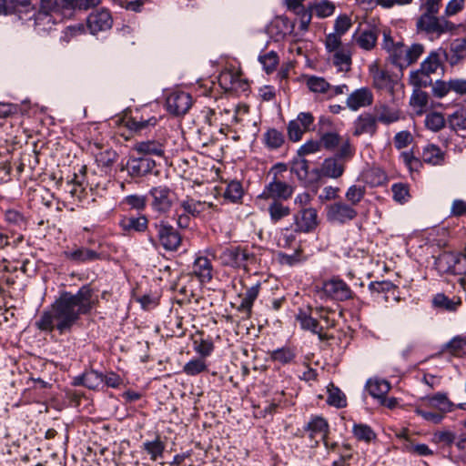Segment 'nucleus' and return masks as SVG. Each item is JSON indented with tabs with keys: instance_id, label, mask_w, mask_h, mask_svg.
I'll return each instance as SVG.
<instances>
[{
	"instance_id": "1",
	"label": "nucleus",
	"mask_w": 466,
	"mask_h": 466,
	"mask_svg": "<svg viewBox=\"0 0 466 466\" xmlns=\"http://www.w3.org/2000/svg\"><path fill=\"white\" fill-rule=\"evenodd\" d=\"M95 304L89 286H83L76 294L64 291L52 304L51 309L41 314L35 326L43 331L57 329L63 334L71 329L81 315L88 314Z\"/></svg>"
},
{
	"instance_id": "2",
	"label": "nucleus",
	"mask_w": 466,
	"mask_h": 466,
	"mask_svg": "<svg viewBox=\"0 0 466 466\" xmlns=\"http://www.w3.org/2000/svg\"><path fill=\"white\" fill-rule=\"evenodd\" d=\"M383 48L389 55V60L400 69L414 64L424 52L421 44L405 46L402 42H394L390 34L383 35Z\"/></svg>"
},
{
	"instance_id": "3",
	"label": "nucleus",
	"mask_w": 466,
	"mask_h": 466,
	"mask_svg": "<svg viewBox=\"0 0 466 466\" xmlns=\"http://www.w3.org/2000/svg\"><path fill=\"white\" fill-rule=\"evenodd\" d=\"M287 170L285 164H276L270 170L274 174L272 181H270L266 187L262 194L259 196L264 199H275L279 201L289 199L294 192V187L290 184L280 180L278 177V174Z\"/></svg>"
},
{
	"instance_id": "4",
	"label": "nucleus",
	"mask_w": 466,
	"mask_h": 466,
	"mask_svg": "<svg viewBox=\"0 0 466 466\" xmlns=\"http://www.w3.org/2000/svg\"><path fill=\"white\" fill-rule=\"evenodd\" d=\"M150 206L152 209L160 214L164 215L171 210L176 198V193L165 185H159L153 187L149 192Z\"/></svg>"
},
{
	"instance_id": "5",
	"label": "nucleus",
	"mask_w": 466,
	"mask_h": 466,
	"mask_svg": "<svg viewBox=\"0 0 466 466\" xmlns=\"http://www.w3.org/2000/svg\"><path fill=\"white\" fill-rule=\"evenodd\" d=\"M218 258L225 266L244 268L246 269L248 265L256 262V257L254 254L249 253L247 249L239 247L226 248L221 251Z\"/></svg>"
},
{
	"instance_id": "6",
	"label": "nucleus",
	"mask_w": 466,
	"mask_h": 466,
	"mask_svg": "<svg viewBox=\"0 0 466 466\" xmlns=\"http://www.w3.org/2000/svg\"><path fill=\"white\" fill-rule=\"evenodd\" d=\"M417 27L427 34L440 36L442 34L454 29V25L445 17H438L436 15H421L417 21Z\"/></svg>"
},
{
	"instance_id": "7",
	"label": "nucleus",
	"mask_w": 466,
	"mask_h": 466,
	"mask_svg": "<svg viewBox=\"0 0 466 466\" xmlns=\"http://www.w3.org/2000/svg\"><path fill=\"white\" fill-rule=\"evenodd\" d=\"M440 269L455 275L466 274V245L462 252H445L437 258Z\"/></svg>"
},
{
	"instance_id": "8",
	"label": "nucleus",
	"mask_w": 466,
	"mask_h": 466,
	"mask_svg": "<svg viewBox=\"0 0 466 466\" xmlns=\"http://www.w3.org/2000/svg\"><path fill=\"white\" fill-rule=\"evenodd\" d=\"M154 227L157 232V238L162 247L168 251H176L181 245L180 234L167 221L160 220Z\"/></svg>"
},
{
	"instance_id": "9",
	"label": "nucleus",
	"mask_w": 466,
	"mask_h": 466,
	"mask_svg": "<svg viewBox=\"0 0 466 466\" xmlns=\"http://www.w3.org/2000/svg\"><path fill=\"white\" fill-rule=\"evenodd\" d=\"M319 220L316 208H302L293 215L295 232L310 233L319 226Z\"/></svg>"
},
{
	"instance_id": "10",
	"label": "nucleus",
	"mask_w": 466,
	"mask_h": 466,
	"mask_svg": "<svg viewBox=\"0 0 466 466\" xmlns=\"http://www.w3.org/2000/svg\"><path fill=\"white\" fill-rule=\"evenodd\" d=\"M327 51L330 54L332 64L340 72H349L351 66V52L350 46L339 42L335 47H331L329 42H325Z\"/></svg>"
},
{
	"instance_id": "11",
	"label": "nucleus",
	"mask_w": 466,
	"mask_h": 466,
	"mask_svg": "<svg viewBox=\"0 0 466 466\" xmlns=\"http://www.w3.org/2000/svg\"><path fill=\"white\" fill-rule=\"evenodd\" d=\"M345 161L338 157H328L324 159L319 168H315L312 172L315 175V180L321 177L339 178L345 170Z\"/></svg>"
},
{
	"instance_id": "12",
	"label": "nucleus",
	"mask_w": 466,
	"mask_h": 466,
	"mask_svg": "<svg viewBox=\"0 0 466 466\" xmlns=\"http://www.w3.org/2000/svg\"><path fill=\"white\" fill-rule=\"evenodd\" d=\"M166 106L169 113L175 116H182L191 107L192 98L188 93L175 91L167 97Z\"/></svg>"
},
{
	"instance_id": "13",
	"label": "nucleus",
	"mask_w": 466,
	"mask_h": 466,
	"mask_svg": "<svg viewBox=\"0 0 466 466\" xmlns=\"http://www.w3.org/2000/svg\"><path fill=\"white\" fill-rule=\"evenodd\" d=\"M357 211L350 205L336 202L327 208V218L332 223L344 224L357 217Z\"/></svg>"
},
{
	"instance_id": "14",
	"label": "nucleus",
	"mask_w": 466,
	"mask_h": 466,
	"mask_svg": "<svg viewBox=\"0 0 466 466\" xmlns=\"http://www.w3.org/2000/svg\"><path fill=\"white\" fill-rule=\"evenodd\" d=\"M322 290L327 297L340 301L349 299L352 296V291L348 284L339 279L325 281Z\"/></svg>"
},
{
	"instance_id": "15",
	"label": "nucleus",
	"mask_w": 466,
	"mask_h": 466,
	"mask_svg": "<svg viewBox=\"0 0 466 466\" xmlns=\"http://www.w3.org/2000/svg\"><path fill=\"white\" fill-rule=\"evenodd\" d=\"M450 91L466 96V80L460 78L451 79L447 82L437 80L432 86V93L438 98L444 97Z\"/></svg>"
},
{
	"instance_id": "16",
	"label": "nucleus",
	"mask_w": 466,
	"mask_h": 466,
	"mask_svg": "<svg viewBox=\"0 0 466 466\" xmlns=\"http://www.w3.org/2000/svg\"><path fill=\"white\" fill-rule=\"evenodd\" d=\"M86 23L90 32L95 35L109 29L112 26V18L107 10H96L88 15Z\"/></svg>"
},
{
	"instance_id": "17",
	"label": "nucleus",
	"mask_w": 466,
	"mask_h": 466,
	"mask_svg": "<svg viewBox=\"0 0 466 466\" xmlns=\"http://www.w3.org/2000/svg\"><path fill=\"white\" fill-rule=\"evenodd\" d=\"M373 103V94L368 87H361L350 93L346 100L347 106L357 111L361 107H366Z\"/></svg>"
},
{
	"instance_id": "18",
	"label": "nucleus",
	"mask_w": 466,
	"mask_h": 466,
	"mask_svg": "<svg viewBox=\"0 0 466 466\" xmlns=\"http://www.w3.org/2000/svg\"><path fill=\"white\" fill-rule=\"evenodd\" d=\"M156 162L147 157L131 158L127 163V170L132 177H141L152 172Z\"/></svg>"
},
{
	"instance_id": "19",
	"label": "nucleus",
	"mask_w": 466,
	"mask_h": 466,
	"mask_svg": "<svg viewBox=\"0 0 466 466\" xmlns=\"http://www.w3.org/2000/svg\"><path fill=\"white\" fill-rule=\"evenodd\" d=\"M351 20L347 15H341L337 17L334 23V32L326 35L325 42H329L331 47H335L345 33L351 27Z\"/></svg>"
},
{
	"instance_id": "20",
	"label": "nucleus",
	"mask_w": 466,
	"mask_h": 466,
	"mask_svg": "<svg viewBox=\"0 0 466 466\" xmlns=\"http://www.w3.org/2000/svg\"><path fill=\"white\" fill-rule=\"evenodd\" d=\"M353 125V135L357 137L363 134L373 136L378 129L377 118L370 113L359 116Z\"/></svg>"
},
{
	"instance_id": "21",
	"label": "nucleus",
	"mask_w": 466,
	"mask_h": 466,
	"mask_svg": "<svg viewBox=\"0 0 466 466\" xmlns=\"http://www.w3.org/2000/svg\"><path fill=\"white\" fill-rule=\"evenodd\" d=\"M157 123L156 116H144L143 115H132L126 121V127L132 132L142 134L150 130Z\"/></svg>"
},
{
	"instance_id": "22",
	"label": "nucleus",
	"mask_w": 466,
	"mask_h": 466,
	"mask_svg": "<svg viewBox=\"0 0 466 466\" xmlns=\"http://www.w3.org/2000/svg\"><path fill=\"white\" fill-rule=\"evenodd\" d=\"M447 58L446 52L443 49H438L432 51L429 56L421 62L420 68L422 72L431 76L437 72L441 68Z\"/></svg>"
},
{
	"instance_id": "23",
	"label": "nucleus",
	"mask_w": 466,
	"mask_h": 466,
	"mask_svg": "<svg viewBox=\"0 0 466 466\" xmlns=\"http://www.w3.org/2000/svg\"><path fill=\"white\" fill-rule=\"evenodd\" d=\"M371 72L373 86L378 89L385 90L393 94L394 87L398 84L397 79L385 70L377 68L375 70H371Z\"/></svg>"
},
{
	"instance_id": "24",
	"label": "nucleus",
	"mask_w": 466,
	"mask_h": 466,
	"mask_svg": "<svg viewBox=\"0 0 466 466\" xmlns=\"http://www.w3.org/2000/svg\"><path fill=\"white\" fill-rule=\"evenodd\" d=\"M213 268L206 257H198L195 259L192 268V275L196 276L200 282L205 283L212 279Z\"/></svg>"
},
{
	"instance_id": "25",
	"label": "nucleus",
	"mask_w": 466,
	"mask_h": 466,
	"mask_svg": "<svg viewBox=\"0 0 466 466\" xmlns=\"http://www.w3.org/2000/svg\"><path fill=\"white\" fill-rule=\"evenodd\" d=\"M305 430L309 431V438L325 441L329 431V424L324 418L316 416L308 422Z\"/></svg>"
},
{
	"instance_id": "26",
	"label": "nucleus",
	"mask_w": 466,
	"mask_h": 466,
	"mask_svg": "<svg viewBox=\"0 0 466 466\" xmlns=\"http://www.w3.org/2000/svg\"><path fill=\"white\" fill-rule=\"evenodd\" d=\"M375 117L377 123L380 122L384 125H390L397 122L400 118V112L386 104H381L374 107Z\"/></svg>"
},
{
	"instance_id": "27",
	"label": "nucleus",
	"mask_w": 466,
	"mask_h": 466,
	"mask_svg": "<svg viewBox=\"0 0 466 466\" xmlns=\"http://www.w3.org/2000/svg\"><path fill=\"white\" fill-rule=\"evenodd\" d=\"M119 226L123 231L129 234L130 232H144L148 226V219L146 216H140L138 218L135 217H124L120 222Z\"/></svg>"
},
{
	"instance_id": "28",
	"label": "nucleus",
	"mask_w": 466,
	"mask_h": 466,
	"mask_svg": "<svg viewBox=\"0 0 466 466\" xmlns=\"http://www.w3.org/2000/svg\"><path fill=\"white\" fill-rule=\"evenodd\" d=\"M65 256L76 263H85L99 258V254L96 251L84 247L66 250L65 251Z\"/></svg>"
},
{
	"instance_id": "29",
	"label": "nucleus",
	"mask_w": 466,
	"mask_h": 466,
	"mask_svg": "<svg viewBox=\"0 0 466 466\" xmlns=\"http://www.w3.org/2000/svg\"><path fill=\"white\" fill-rule=\"evenodd\" d=\"M134 150L142 155H153L164 157L165 146L162 142L157 140H147L137 142L134 145Z\"/></svg>"
},
{
	"instance_id": "30",
	"label": "nucleus",
	"mask_w": 466,
	"mask_h": 466,
	"mask_svg": "<svg viewBox=\"0 0 466 466\" xmlns=\"http://www.w3.org/2000/svg\"><path fill=\"white\" fill-rule=\"evenodd\" d=\"M104 383V375L96 370H89L75 379V385H83L91 390L98 389Z\"/></svg>"
},
{
	"instance_id": "31",
	"label": "nucleus",
	"mask_w": 466,
	"mask_h": 466,
	"mask_svg": "<svg viewBox=\"0 0 466 466\" xmlns=\"http://www.w3.org/2000/svg\"><path fill=\"white\" fill-rule=\"evenodd\" d=\"M366 389L375 399L383 400L390 390V383L385 380L370 379L366 383Z\"/></svg>"
},
{
	"instance_id": "32",
	"label": "nucleus",
	"mask_w": 466,
	"mask_h": 466,
	"mask_svg": "<svg viewBox=\"0 0 466 466\" xmlns=\"http://www.w3.org/2000/svg\"><path fill=\"white\" fill-rule=\"evenodd\" d=\"M268 213L269 215L270 221L273 224H277L289 217L291 213V209L289 206L284 205L282 201L275 199L268 204Z\"/></svg>"
},
{
	"instance_id": "33",
	"label": "nucleus",
	"mask_w": 466,
	"mask_h": 466,
	"mask_svg": "<svg viewBox=\"0 0 466 466\" xmlns=\"http://www.w3.org/2000/svg\"><path fill=\"white\" fill-rule=\"evenodd\" d=\"M445 154L441 149L433 144L427 145L422 151L421 158L423 162L433 166L442 165Z\"/></svg>"
},
{
	"instance_id": "34",
	"label": "nucleus",
	"mask_w": 466,
	"mask_h": 466,
	"mask_svg": "<svg viewBox=\"0 0 466 466\" xmlns=\"http://www.w3.org/2000/svg\"><path fill=\"white\" fill-rule=\"evenodd\" d=\"M180 206L186 213H188L192 216H198L202 212L213 208V204L210 202H201L189 198L182 200Z\"/></svg>"
},
{
	"instance_id": "35",
	"label": "nucleus",
	"mask_w": 466,
	"mask_h": 466,
	"mask_svg": "<svg viewBox=\"0 0 466 466\" xmlns=\"http://www.w3.org/2000/svg\"><path fill=\"white\" fill-rule=\"evenodd\" d=\"M270 360L282 365L291 364L296 359V350L290 347H282L268 352Z\"/></svg>"
},
{
	"instance_id": "36",
	"label": "nucleus",
	"mask_w": 466,
	"mask_h": 466,
	"mask_svg": "<svg viewBox=\"0 0 466 466\" xmlns=\"http://www.w3.org/2000/svg\"><path fill=\"white\" fill-rule=\"evenodd\" d=\"M432 303L436 308L448 311H455L461 306V299L459 297L450 299L443 293H438L433 297Z\"/></svg>"
},
{
	"instance_id": "37",
	"label": "nucleus",
	"mask_w": 466,
	"mask_h": 466,
	"mask_svg": "<svg viewBox=\"0 0 466 466\" xmlns=\"http://www.w3.org/2000/svg\"><path fill=\"white\" fill-rule=\"evenodd\" d=\"M297 319L299 321L303 329L310 330L312 333L318 334L321 340L325 339V335L322 333V327L319 326L317 319L312 318L305 312H299L297 316Z\"/></svg>"
},
{
	"instance_id": "38",
	"label": "nucleus",
	"mask_w": 466,
	"mask_h": 466,
	"mask_svg": "<svg viewBox=\"0 0 466 466\" xmlns=\"http://www.w3.org/2000/svg\"><path fill=\"white\" fill-rule=\"evenodd\" d=\"M76 0H41L42 7L46 10L64 14L71 11Z\"/></svg>"
},
{
	"instance_id": "39",
	"label": "nucleus",
	"mask_w": 466,
	"mask_h": 466,
	"mask_svg": "<svg viewBox=\"0 0 466 466\" xmlns=\"http://www.w3.org/2000/svg\"><path fill=\"white\" fill-rule=\"evenodd\" d=\"M427 400L430 407L438 409L441 413L452 410L453 403L444 393L438 392L431 397H428Z\"/></svg>"
},
{
	"instance_id": "40",
	"label": "nucleus",
	"mask_w": 466,
	"mask_h": 466,
	"mask_svg": "<svg viewBox=\"0 0 466 466\" xmlns=\"http://www.w3.org/2000/svg\"><path fill=\"white\" fill-rule=\"evenodd\" d=\"M442 351L449 352L452 356L461 357L466 354V338L457 336L445 344Z\"/></svg>"
},
{
	"instance_id": "41",
	"label": "nucleus",
	"mask_w": 466,
	"mask_h": 466,
	"mask_svg": "<svg viewBox=\"0 0 466 466\" xmlns=\"http://www.w3.org/2000/svg\"><path fill=\"white\" fill-rule=\"evenodd\" d=\"M378 39V33L376 29H368L362 31L357 37V44L365 50H371Z\"/></svg>"
},
{
	"instance_id": "42",
	"label": "nucleus",
	"mask_w": 466,
	"mask_h": 466,
	"mask_svg": "<svg viewBox=\"0 0 466 466\" xmlns=\"http://www.w3.org/2000/svg\"><path fill=\"white\" fill-rule=\"evenodd\" d=\"M229 82V86L227 88L232 90H241L246 91L248 89V84L247 81L240 78L239 76L234 75L230 72L225 73L220 76V83L227 85Z\"/></svg>"
},
{
	"instance_id": "43",
	"label": "nucleus",
	"mask_w": 466,
	"mask_h": 466,
	"mask_svg": "<svg viewBox=\"0 0 466 466\" xmlns=\"http://www.w3.org/2000/svg\"><path fill=\"white\" fill-rule=\"evenodd\" d=\"M143 449L150 456L152 461H157L158 458L162 457L165 444L157 436L153 441L144 442Z\"/></svg>"
},
{
	"instance_id": "44",
	"label": "nucleus",
	"mask_w": 466,
	"mask_h": 466,
	"mask_svg": "<svg viewBox=\"0 0 466 466\" xmlns=\"http://www.w3.org/2000/svg\"><path fill=\"white\" fill-rule=\"evenodd\" d=\"M449 127L452 130L466 129V108L461 107L448 116Z\"/></svg>"
},
{
	"instance_id": "45",
	"label": "nucleus",
	"mask_w": 466,
	"mask_h": 466,
	"mask_svg": "<svg viewBox=\"0 0 466 466\" xmlns=\"http://www.w3.org/2000/svg\"><path fill=\"white\" fill-rule=\"evenodd\" d=\"M284 140V135L275 128L268 129L264 134V142L270 149L279 148L283 145Z\"/></svg>"
},
{
	"instance_id": "46",
	"label": "nucleus",
	"mask_w": 466,
	"mask_h": 466,
	"mask_svg": "<svg viewBox=\"0 0 466 466\" xmlns=\"http://www.w3.org/2000/svg\"><path fill=\"white\" fill-rule=\"evenodd\" d=\"M409 82L415 89H420V87H426L431 83V79L428 74L422 72L420 67L418 70L410 72Z\"/></svg>"
},
{
	"instance_id": "47",
	"label": "nucleus",
	"mask_w": 466,
	"mask_h": 466,
	"mask_svg": "<svg viewBox=\"0 0 466 466\" xmlns=\"http://www.w3.org/2000/svg\"><path fill=\"white\" fill-rule=\"evenodd\" d=\"M352 431L357 440L363 441L365 442H370L376 438L375 432L367 424H354Z\"/></svg>"
},
{
	"instance_id": "48",
	"label": "nucleus",
	"mask_w": 466,
	"mask_h": 466,
	"mask_svg": "<svg viewBox=\"0 0 466 466\" xmlns=\"http://www.w3.org/2000/svg\"><path fill=\"white\" fill-rule=\"evenodd\" d=\"M319 136L321 147L328 150L335 149L341 142V137L335 130Z\"/></svg>"
},
{
	"instance_id": "49",
	"label": "nucleus",
	"mask_w": 466,
	"mask_h": 466,
	"mask_svg": "<svg viewBox=\"0 0 466 466\" xmlns=\"http://www.w3.org/2000/svg\"><path fill=\"white\" fill-rule=\"evenodd\" d=\"M307 86L314 93H326L330 89V85L320 76H311L307 78Z\"/></svg>"
},
{
	"instance_id": "50",
	"label": "nucleus",
	"mask_w": 466,
	"mask_h": 466,
	"mask_svg": "<svg viewBox=\"0 0 466 466\" xmlns=\"http://www.w3.org/2000/svg\"><path fill=\"white\" fill-rule=\"evenodd\" d=\"M258 289L259 285H255L246 290L239 305L240 310L246 311L248 313L250 312L253 302L258 297Z\"/></svg>"
},
{
	"instance_id": "51",
	"label": "nucleus",
	"mask_w": 466,
	"mask_h": 466,
	"mask_svg": "<svg viewBox=\"0 0 466 466\" xmlns=\"http://www.w3.org/2000/svg\"><path fill=\"white\" fill-rule=\"evenodd\" d=\"M335 5L328 0H320L312 6V12L319 18H325L333 15Z\"/></svg>"
},
{
	"instance_id": "52",
	"label": "nucleus",
	"mask_w": 466,
	"mask_h": 466,
	"mask_svg": "<svg viewBox=\"0 0 466 466\" xmlns=\"http://www.w3.org/2000/svg\"><path fill=\"white\" fill-rule=\"evenodd\" d=\"M291 172L294 173L300 181H312L309 178V163L306 159L294 161L291 167Z\"/></svg>"
},
{
	"instance_id": "53",
	"label": "nucleus",
	"mask_w": 466,
	"mask_h": 466,
	"mask_svg": "<svg viewBox=\"0 0 466 466\" xmlns=\"http://www.w3.org/2000/svg\"><path fill=\"white\" fill-rule=\"evenodd\" d=\"M224 198L232 202L239 200L243 196V188L240 182L233 180L229 182L224 191Z\"/></svg>"
},
{
	"instance_id": "54",
	"label": "nucleus",
	"mask_w": 466,
	"mask_h": 466,
	"mask_svg": "<svg viewBox=\"0 0 466 466\" xmlns=\"http://www.w3.org/2000/svg\"><path fill=\"white\" fill-rule=\"evenodd\" d=\"M425 125L429 129L437 132L445 126L444 116L441 113H430L426 116Z\"/></svg>"
},
{
	"instance_id": "55",
	"label": "nucleus",
	"mask_w": 466,
	"mask_h": 466,
	"mask_svg": "<svg viewBox=\"0 0 466 466\" xmlns=\"http://www.w3.org/2000/svg\"><path fill=\"white\" fill-rule=\"evenodd\" d=\"M207 370V365L202 359H194L185 364L183 371L189 376H196Z\"/></svg>"
},
{
	"instance_id": "56",
	"label": "nucleus",
	"mask_w": 466,
	"mask_h": 466,
	"mask_svg": "<svg viewBox=\"0 0 466 466\" xmlns=\"http://www.w3.org/2000/svg\"><path fill=\"white\" fill-rule=\"evenodd\" d=\"M327 402L337 408H343L347 405V400L344 393L338 388L329 389Z\"/></svg>"
},
{
	"instance_id": "57",
	"label": "nucleus",
	"mask_w": 466,
	"mask_h": 466,
	"mask_svg": "<svg viewBox=\"0 0 466 466\" xmlns=\"http://www.w3.org/2000/svg\"><path fill=\"white\" fill-rule=\"evenodd\" d=\"M428 94L420 89H414L410 99V104L414 108H418V112H421L422 109L428 104Z\"/></svg>"
},
{
	"instance_id": "58",
	"label": "nucleus",
	"mask_w": 466,
	"mask_h": 466,
	"mask_svg": "<svg viewBox=\"0 0 466 466\" xmlns=\"http://www.w3.org/2000/svg\"><path fill=\"white\" fill-rule=\"evenodd\" d=\"M258 60L265 71L269 74L275 70L279 64V56L276 52L270 51L263 56H259Z\"/></svg>"
},
{
	"instance_id": "59",
	"label": "nucleus",
	"mask_w": 466,
	"mask_h": 466,
	"mask_svg": "<svg viewBox=\"0 0 466 466\" xmlns=\"http://www.w3.org/2000/svg\"><path fill=\"white\" fill-rule=\"evenodd\" d=\"M365 195V187L361 186L353 185L349 187L346 192V198L351 205H357Z\"/></svg>"
},
{
	"instance_id": "60",
	"label": "nucleus",
	"mask_w": 466,
	"mask_h": 466,
	"mask_svg": "<svg viewBox=\"0 0 466 466\" xmlns=\"http://www.w3.org/2000/svg\"><path fill=\"white\" fill-rule=\"evenodd\" d=\"M298 233L299 232L294 231V225L292 226V229L288 227L282 228L280 229L279 245L283 248L290 247L296 240V234Z\"/></svg>"
},
{
	"instance_id": "61",
	"label": "nucleus",
	"mask_w": 466,
	"mask_h": 466,
	"mask_svg": "<svg viewBox=\"0 0 466 466\" xmlns=\"http://www.w3.org/2000/svg\"><path fill=\"white\" fill-rule=\"evenodd\" d=\"M393 199L399 203H404L409 198V187L406 184L396 183L391 187Z\"/></svg>"
},
{
	"instance_id": "62",
	"label": "nucleus",
	"mask_w": 466,
	"mask_h": 466,
	"mask_svg": "<svg viewBox=\"0 0 466 466\" xmlns=\"http://www.w3.org/2000/svg\"><path fill=\"white\" fill-rule=\"evenodd\" d=\"M287 130L289 140L293 142L299 141L302 138L303 134L307 132L306 130H303L301 125L295 119L289 121Z\"/></svg>"
},
{
	"instance_id": "63",
	"label": "nucleus",
	"mask_w": 466,
	"mask_h": 466,
	"mask_svg": "<svg viewBox=\"0 0 466 466\" xmlns=\"http://www.w3.org/2000/svg\"><path fill=\"white\" fill-rule=\"evenodd\" d=\"M393 141L397 149H402L411 144L413 137L410 131L403 130L394 136Z\"/></svg>"
},
{
	"instance_id": "64",
	"label": "nucleus",
	"mask_w": 466,
	"mask_h": 466,
	"mask_svg": "<svg viewBox=\"0 0 466 466\" xmlns=\"http://www.w3.org/2000/svg\"><path fill=\"white\" fill-rule=\"evenodd\" d=\"M441 0H421V15H437L441 7Z\"/></svg>"
}]
</instances>
